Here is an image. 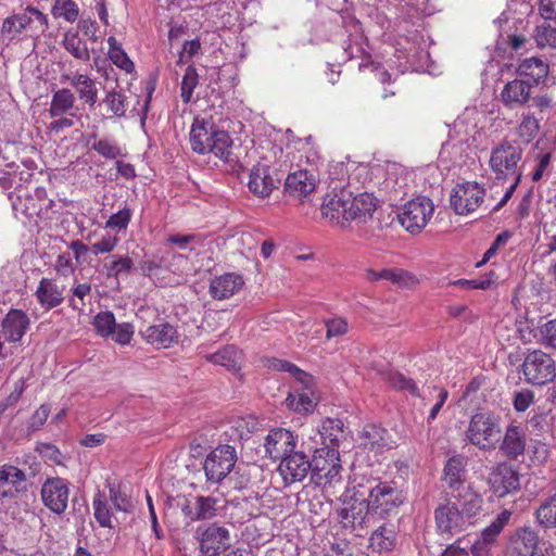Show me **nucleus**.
Wrapping results in <instances>:
<instances>
[{
  "label": "nucleus",
  "mask_w": 556,
  "mask_h": 556,
  "mask_svg": "<svg viewBox=\"0 0 556 556\" xmlns=\"http://www.w3.org/2000/svg\"><path fill=\"white\" fill-rule=\"evenodd\" d=\"M522 149L514 141L502 140L491 150L489 166L496 180H510L511 184L505 191L493 211H500L513 197L516 188L521 181Z\"/></svg>",
  "instance_id": "f257e3e1"
},
{
  "label": "nucleus",
  "mask_w": 556,
  "mask_h": 556,
  "mask_svg": "<svg viewBox=\"0 0 556 556\" xmlns=\"http://www.w3.org/2000/svg\"><path fill=\"white\" fill-rule=\"evenodd\" d=\"M187 264V257L176 253L167 245L160 249L151 260L141 264V271L159 286H167L179 282L182 268Z\"/></svg>",
  "instance_id": "f03ea898"
},
{
  "label": "nucleus",
  "mask_w": 556,
  "mask_h": 556,
  "mask_svg": "<svg viewBox=\"0 0 556 556\" xmlns=\"http://www.w3.org/2000/svg\"><path fill=\"white\" fill-rule=\"evenodd\" d=\"M501 417L492 412H479L471 416L465 432L466 440L484 452L496 448L501 439Z\"/></svg>",
  "instance_id": "7ed1b4c3"
},
{
  "label": "nucleus",
  "mask_w": 556,
  "mask_h": 556,
  "mask_svg": "<svg viewBox=\"0 0 556 556\" xmlns=\"http://www.w3.org/2000/svg\"><path fill=\"white\" fill-rule=\"evenodd\" d=\"M36 24V28L43 31L48 25L47 16L39 10L28 7L22 13L13 14L3 20L0 29L1 42L8 46L14 39H17L22 33Z\"/></svg>",
  "instance_id": "20e7f679"
},
{
  "label": "nucleus",
  "mask_w": 556,
  "mask_h": 556,
  "mask_svg": "<svg viewBox=\"0 0 556 556\" xmlns=\"http://www.w3.org/2000/svg\"><path fill=\"white\" fill-rule=\"evenodd\" d=\"M522 372L527 382L534 386H544L555 379L556 364L551 355L535 350L525 357Z\"/></svg>",
  "instance_id": "39448f33"
},
{
  "label": "nucleus",
  "mask_w": 556,
  "mask_h": 556,
  "mask_svg": "<svg viewBox=\"0 0 556 556\" xmlns=\"http://www.w3.org/2000/svg\"><path fill=\"white\" fill-rule=\"evenodd\" d=\"M404 503V495L393 482L380 481L376 486L366 509L381 518H386L392 514H396L399 507Z\"/></svg>",
  "instance_id": "423d86ee"
},
{
  "label": "nucleus",
  "mask_w": 556,
  "mask_h": 556,
  "mask_svg": "<svg viewBox=\"0 0 556 556\" xmlns=\"http://www.w3.org/2000/svg\"><path fill=\"white\" fill-rule=\"evenodd\" d=\"M434 211L432 201L427 197H417L407 202L397 218L400 224L410 233H418L426 227Z\"/></svg>",
  "instance_id": "0eeeda50"
},
{
  "label": "nucleus",
  "mask_w": 556,
  "mask_h": 556,
  "mask_svg": "<svg viewBox=\"0 0 556 556\" xmlns=\"http://www.w3.org/2000/svg\"><path fill=\"white\" fill-rule=\"evenodd\" d=\"M485 189L477 181H465L454 187L450 204L457 215L475 212L484 201Z\"/></svg>",
  "instance_id": "6e6552de"
},
{
  "label": "nucleus",
  "mask_w": 556,
  "mask_h": 556,
  "mask_svg": "<svg viewBox=\"0 0 556 556\" xmlns=\"http://www.w3.org/2000/svg\"><path fill=\"white\" fill-rule=\"evenodd\" d=\"M237 462V453L233 446L228 444L214 448L204 462V471L208 481L219 483L233 469Z\"/></svg>",
  "instance_id": "1a4fd4ad"
},
{
  "label": "nucleus",
  "mask_w": 556,
  "mask_h": 556,
  "mask_svg": "<svg viewBox=\"0 0 556 556\" xmlns=\"http://www.w3.org/2000/svg\"><path fill=\"white\" fill-rule=\"evenodd\" d=\"M40 494L45 506L52 513L61 515L68 505L70 483L60 477L48 478L41 485Z\"/></svg>",
  "instance_id": "9d476101"
},
{
  "label": "nucleus",
  "mask_w": 556,
  "mask_h": 556,
  "mask_svg": "<svg viewBox=\"0 0 556 556\" xmlns=\"http://www.w3.org/2000/svg\"><path fill=\"white\" fill-rule=\"evenodd\" d=\"M201 553L214 556L230 545V533L227 528L216 523L202 526L197 529Z\"/></svg>",
  "instance_id": "9b49d317"
},
{
  "label": "nucleus",
  "mask_w": 556,
  "mask_h": 556,
  "mask_svg": "<svg viewBox=\"0 0 556 556\" xmlns=\"http://www.w3.org/2000/svg\"><path fill=\"white\" fill-rule=\"evenodd\" d=\"M434 519L438 532L442 535H447L448 538L460 533L468 525L471 523L470 521H467L458 507L454 503L450 502L435 508Z\"/></svg>",
  "instance_id": "f8f14e48"
},
{
  "label": "nucleus",
  "mask_w": 556,
  "mask_h": 556,
  "mask_svg": "<svg viewBox=\"0 0 556 556\" xmlns=\"http://www.w3.org/2000/svg\"><path fill=\"white\" fill-rule=\"evenodd\" d=\"M296 437L287 429L278 428L268 432L265 438V455L274 460L282 459L294 452Z\"/></svg>",
  "instance_id": "ddd939ff"
},
{
  "label": "nucleus",
  "mask_w": 556,
  "mask_h": 556,
  "mask_svg": "<svg viewBox=\"0 0 556 556\" xmlns=\"http://www.w3.org/2000/svg\"><path fill=\"white\" fill-rule=\"evenodd\" d=\"M341 469L339 453L334 448H328L327 458L323 464L317 462L312 470L313 479L318 485L336 488L342 483Z\"/></svg>",
  "instance_id": "4468645a"
},
{
  "label": "nucleus",
  "mask_w": 556,
  "mask_h": 556,
  "mask_svg": "<svg viewBox=\"0 0 556 556\" xmlns=\"http://www.w3.org/2000/svg\"><path fill=\"white\" fill-rule=\"evenodd\" d=\"M278 470L287 484L303 481L313 470L308 456L303 452H292L280 460Z\"/></svg>",
  "instance_id": "2eb2a0df"
},
{
  "label": "nucleus",
  "mask_w": 556,
  "mask_h": 556,
  "mask_svg": "<svg viewBox=\"0 0 556 556\" xmlns=\"http://www.w3.org/2000/svg\"><path fill=\"white\" fill-rule=\"evenodd\" d=\"M244 286V279L237 273H225L211 279L208 294L216 301H224L236 295Z\"/></svg>",
  "instance_id": "dca6fc26"
},
{
  "label": "nucleus",
  "mask_w": 556,
  "mask_h": 556,
  "mask_svg": "<svg viewBox=\"0 0 556 556\" xmlns=\"http://www.w3.org/2000/svg\"><path fill=\"white\" fill-rule=\"evenodd\" d=\"M533 84L516 78L506 83L501 91V100L509 110L525 106L531 99Z\"/></svg>",
  "instance_id": "f3484780"
},
{
  "label": "nucleus",
  "mask_w": 556,
  "mask_h": 556,
  "mask_svg": "<svg viewBox=\"0 0 556 556\" xmlns=\"http://www.w3.org/2000/svg\"><path fill=\"white\" fill-rule=\"evenodd\" d=\"M30 326L28 315L17 308H11L1 321V331L7 342L16 343L22 340Z\"/></svg>",
  "instance_id": "a211bd4d"
},
{
  "label": "nucleus",
  "mask_w": 556,
  "mask_h": 556,
  "mask_svg": "<svg viewBox=\"0 0 556 556\" xmlns=\"http://www.w3.org/2000/svg\"><path fill=\"white\" fill-rule=\"evenodd\" d=\"M538 547V533L529 527H523L511 535L507 556H536Z\"/></svg>",
  "instance_id": "6ab92c4d"
},
{
  "label": "nucleus",
  "mask_w": 556,
  "mask_h": 556,
  "mask_svg": "<svg viewBox=\"0 0 556 556\" xmlns=\"http://www.w3.org/2000/svg\"><path fill=\"white\" fill-rule=\"evenodd\" d=\"M490 484L493 492L503 497L519 489V475L507 464H500L490 475Z\"/></svg>",
  "instance_id": "aec40b11"
},
{
  "label": "nucleus",
  "mask_w": 556,
  "mask_h": 556,
  "mask_svg": "<svg viewBox=\"0 0 556 556\" xmlns=\"http://www.w3.org/2000/svg\"><path fill=\"white\" fill-rule=\"evenodd\" d=\"M346 191L341 190L340 193L328 194L321 206L323 217L332 226L345 227L348 225L346 217Z\"/></svg>",
  "instance_id": "412c9836"
},
{
  "label": "nucleus",
  "mask_w": 556,
  "mask_h": 556,
  "mask_svg": "<svg viewBox=\"0 0 556 556\" xmlns=\"http://www.w3.org/2000/svg\"><path fill=\"white\" fill-rule=\"evenodd\" d=\"M316 184L317 180L314 174L301 169L288 175L285 190L291 197L301 200L307 198L315 190Z\"/></svg>",
  "instance_id": "4be33fe9"
},
{
  "label": "nucleus",
  "mask_w": 556,
  "mask_h": 556,
  "mask_svg": "<svg viewBox=\"0 0 556 556\" xmlns=\"http://www.w3.org/2000/svg\"><path fill=\"white\" fill-rule=\"evenodd\" d=\"M527 435L522 427L511 424L503 435L500 451L509 459H517L525 453Z\"/></svg>",
  "instance_id": "5701e85b"
},
{
  "label": "nucleus",
  "mask_w": 556,
  "mask_h": 556,
  "mask_svg": "<svg viewBox=\"0 0 556 556\" xmlns=\"http://www.w3.org/2000/svg\"><path fill=\"white\" fill-rule=\"evenodd\" d=\"M346 200L349 203L346 205V215L344 216L348 223L350 220L366 222L376 210V199L369 193H359L352 198L351 194L346 192Z\"/></svg>",
  "instance_id": "b1692460"
},
{
  "label": "nucleus",
  "mask_w": 556,
  "mask_h": 556,
  "mask_svg": "<svg viewBox=\"0 0 556 556\" xmlns=\"http://www.w3.org/2000/svg\"><path fill=\"white\" fill-rule=\"evenodd\" d=\"M64 290L65 288L58 286L54 279L42 278L35 291V296L40 306L49 311L62 304Z\"/></svg>",
  "instance_id": "393cba45"
},
{
  "label": "nucleus",
  "mask_w": 556,
  "mask_h": 556,
  "mask_svg": "<svg viewBox=\"0 0 556 556\" xmlns=\"http://www.w3.org/2000/svg\"><path fill=\"white\" fill-rule=\"evenodd\" d=\"M443 480L452 494L469 486L466 484V460L463 456L448 458L443 469Z\"/></svg>",
  "instance_id": "a878e982"
},
{
  "label": "nucleus",
  "mask_w": 556,
  "mask_h": 556,
  "mask_svg": "<svg viewBox=\"0 0 556 556\" xmlns=\"http://www.w3.org/2000/svg\"><path fill=\"white\" fill-rule=\"evenodd\" d=\"M313 378L307 383H301L302 387L298 388L290 393L286 399V405L296 413H312L317 404V397L312 389Z\"/></svg>",
  "instance_id": "bb28decb"
},
{
  "label": "nucleus",
  "mask_w": 556,
  "mask_h": 556,
  "mask_svg": "<svg viewBox=\"0 0 556 556\" xmlns=\"http://www.w3.org/2000/svg\"><path fill=\"white\" fill-rule=\"evenodd\" d=\"M213 123L204 118H194L190 130V144L192 150L199 154H206L213 132H215Z\"/></svg>",
  "instance_id": "cd10ccee"
},
{
  "label": "nucleus",
  "mask_w": 556,
  "mask_h": 556,
  "mask_svg": "<svg viewBox=\"0 0 556 556\" xmlns=\"http://www.w3.org/2000/svg\"><path fill=\"white\" fill-rule=\"evenodd\" d=\"M361 444L370 451L381 453L392 448L390 435L384 428L377 425H366L361 432Z\"/></svg>",
  "instance_id": "c85d7f7f"
},
{
  "label": "nucleus",
  "mask_w": 556,
  "mask_h": 556,
  "mask_svg": "<svg viewBox=\"0 0 556 556\" xmlns=\"http://www.w3.org/2000/svg\"><path fill=\"white\" fill-rule=\"evenodd\" d=\"M249 190L257 197H268L275 188V181L267 165L257 164L250 173Z\"/></svg>",
  "instance_id": "c756f323"
},
{
  "label": "nucleus",
  "mask_w": 556,
  "mask_h": 556,
  "mask_svg": "<svg viewBox=\"0 0 556 556\" xmlns=\"http://www.w3.org/2000/svg\"><path fill=\"white\" fill-rule=\"evenodd\" d=\"M63 80H67L75 89L79 99L88 106L93 108L98 101V88L96 81L85 74L64 75Z\"/></svg>",
  "instance_id": "7c9ffc66"
},
{
  "label": "nucleus",
  "mask_w": 556,
  "mask_h": 556,
  "mask_svg": "<svg viewBox=\"0 0 556 556\" xmlns=\"http://www.w3.org/2000/svg\"><path fill=\"white\" fill-rule=\"evenodd\" d=\"M380 481L379 478L354 475L348 488V492L351 493L350 497L354 502H358L359 505H367Z\"/></svg>",
  "instance_id": "2f4dec72"
},
{
  "label": "nucleus",
  "mask_w": 556,
  "mask_h": 556,
  "mask_svg": "<svg viewBox=\"0 0 556 556\" xmlns=\"http://www.w3.org/2000/svg\"><path fill=\"white\" fill-rule=\"evenodd\" d=\"M9 199L16 216L21 214L27 218H31L39 215L43 207L42 203H38L36 199L23 188L16 189V192L11 193Z\"/></svg>",
  "instance_id": "473e14b6"
},
{
  "label": "nucleus",
  "mask_w": 556,
  "mask_h": 556,
  "mask_svg": "<svg viewBox=\"0 0 556 556\" xmlns=\"http://www.w3.org/2000/svg\"><path fill=\"white\" fill-rule=\"evenodd\" d=\"M26 481L24 471L14 466L0 468V496L13 497Z\"/></svg>",
  "instance_id": "72a5a7b5"
},
{
  "label": "nucleus",
  "mask_w": 556,
  "mask_h": 556,
  "mask_svg": "<svg viewBox=\"0 0 556 556\" xmlns=\"http://www.w3.org/2000/svg\"><path fill=\"white\" fill-rule=\"evenodd\" d=\"M177 329L168 324L162 323L148 328L146 339L156 348L166 349L178 341Z\"/></svg>",
  "instance_id": "f704fd0d"
},
{
  "label": "nucleus",
  "mask_w": 556,
  "mask_h": 556,
  "mask_svg": "<svg viewBox=\"0 0 556 556\" xmlns=\"http://www.w3.org/2000/svg\"><path fill=\"white\" fill-rule=\"evenodd\" d=\"M452 496L462 507V510L459 511L463 513L467 521L476 517L482 508V496L475 492L470 485L463 489L462 491L453 493Z\"/></svg>",
  "instance_id": "c9c22d12"
},
{
  "label": "nucleus",
  "mask_w": 556,
  "mask_h": 556,
  "mask_svg": "<svg viewBox=\"0 0 556 556\" xmlns=\"http://www.w3.org/2000/svg\"><path fill=\"white\" fill-rule=\"evenodd\" d=\"M75 101V96L70 89L62 88L56 90L51 98L49 108L50 116L60 117L66 114L73 116L74 114L71 111L74 109Z\"/></svg>",
  "instance_id": "e433bc0d"
},
{
  "label": "nucleus",
  "mask_w": 556,
  "mask_h": 556,
  "mask_svg": "<svg viewBox=\"0 0 556 556\" xmlns=\"http://www.w3.org/2000/svg\"><path fill=\"white\" fill-rule=\"evenodd\" d=\"M516 72L519 76L530 78L534 86L547 76L548 65L540 58L532 56L522 60Z\"/></svg>",
  "instance_id": "4c0bfd02"
},
{
  "label": "nucleus",
  "mask_w": 556,
  "mask_h": 556,
  "mask_svg": "<svg viewBox=\"0 0 556 556\" xmlns=\"http://www.w3.org/2000/svg\"><path fill=\"white\" fill-rule=\"evenodd\" d=\"M511 517V513L507 509L500 513L492 523L485 527L477 541L488 546L492 545L503 529L508 525Z\"/></svg>",
  "instance_id": "58836bf2"
},
{
  "label": "nucleus",
  "mask_w": 556,
  "mask_h": 556,
  "mask_svg": "<svg viewBox=\"0 0 556 556\" xmlns=\"http://www.w3.org/2000/svg\"><path fill=\"white\" fill-rule=\"evenodd\" d=\"M205 358L215 365L235 369L241 358V353L236 346L227 345L216 353L207 354Z\"/></svg>",
  "instance_id": "ea45409f"
},
{
  "label": "nucleus",
  "mask_w": 556,
  "mask_h": 556,
  "mask_svg": "<svg viewBox=\"0 0 556 556\" xmlns=\"http://www.w3.org/2000/svg\"><path fill=\"white\" fill-rule=\"evenodd\" d=\"M232 148V140L227 131L216 130L207 149V153L214 154L216 157L227 161Z\"/></svg>",
  "instance_id": "a19ab883"
},
{
  "label": "nucleus",
  "mask_w": 556,
  "mask_h": 556,
  "mask_svg": "<svg viewBox=\"0 0 556 556\" xmlns=\"http://www.w3.org/2000/svg\"><path fill=\"white\" fill-rule=\"evenodd\" d=\"M343 424L337 418H326L320 426L319 434L323 439V443L329 448H333L338 445L340 435L342 434Z\"/></svg>",
  "instance_id": "79ce46f5"
},
{
  "label": "nucleus",
  "mask_w": 556,
  "mask_h": 556,
  "mask_svg": "<svg viewBox=\"0 0 556 556\" xmlns=\"http://www.w3.org/2000/svg\"><path fill=\"white\" fill-rule=\"evenodd\" d=\"M534 39L540 48H556V18H544L535 29Z\"/></svg>",
  "instance_id": "37998d69"
},
{
  "label": "nucleus",
  "mask_w": 556,
  "mask_h": 556,
  "mask_svg": "<svg viewBox=\"0 0 556 556\" xmlns=\"http://www.w3.org/2000/svg\"><path fill=\"white\" fill-rule=\"evenodd\" d=\"M383 381L388 382L393 389L407 391L412 395H418V388L415 381L405 377L403 374L393 370L381 371Z\"/></svg>",
  "instance_id": "c03bdc74"
},
{
  "label": "nucleus",
  "mask_w": 556,
  "mask_h": 556,
  "mask_svg": "<svg viewBox=\"0 0 556 556\" xmlns=\"http://www.w3.org/2000/svg\"><path fill=\"white\" fill-rule=\"evenodd\" d=\"M109 43V58L113 64L126 73H132L135 71L134 62L128 58L126 52L122 49L115 37L111 36L108 38Z\"/></svg>",
  "instance_id": "a18cd8bd"
},
{
  "label": "nucleus",
  "mask_w": 556,
  "mask_h": 556,
  "mask_svg": "<svg viewBox=\"0 0 556 556\" xmlns=\"http://www.w3.org/2000/svg\"><path fill=\"white\" fill-rule=\"evenodd\" d=\"M92 507L98 523L103 528H112V513L105 495L98 492L93 497Z\"/></svg>",
  "instance_id": "49530a36"
},
{
  "label": "nucleus",
  "mask_w": 556,
  "mask_h": 556,
  "mask_svg": "<svg viewBox=\"0 0 556 556\" xmlns=\"http://www.w3.org/2000/svg\"><path fill=\"white\" fill-rule=\"evenodd\" d=\"M267 367L277 371L290 372L300 383L311 381V375L286 359L269 358L267 361Z\"/></svg>",
  "instance_id": "de8ad7c7"
},
{
  "label": "nucleus",
  "mask_w": 556,
  "mask_h": 556,
  "mask_svg": "<svg viewBox=\"0 0 556 556\" xmlns=\"http://www.w3.org/2000/svg\"><path fill=\"white\" fill-rule=\"evenodd\" d=\"M540 130L539 119L532 114H523L520 124L517 127V136L525 142H531Z\"/></svg>",
  "instance_id": "09e8293b"
},
{
  "label": "nucleus",
  "mask_w": 556,
  "mask_h": 556,
  "mask_svg": "<svg viewBox=\"0 0 556 556\" xmlns=\"http://www.w3.org/2000/svg\"><path fill=\"white\" fill-rule=\"evenodd\" d=\"M536 519L545 528L556 527V494L544 502L536 510Z\"/></svg>",
  "instance_id": "8fccbe9b"
},
{
  "label": "nucleus",
  "mask_w": 556,
  "mask_h": 556,
  "mask_svg": "<svg viewBox=\"0 0 556 556\" xmlns=\"http://www.w3.org/2000/svg\"><path fill=\"white\" fill-rule=\"evenodd\" d=\"M369 541L370 546L378 552L390 551L394 544V533L386 527H379L374 531Z\"/></svg>",
  "instance_id": "3c124183"
},
{
  "label": "nucleus",
  "mask_w": 556,
  "mask_h": 556,
  "mask_svg": "<svg viewBox=\"0 0 556 556\" xmlns=\"http://www.w3.org/2000/svg\"><path fill=\"white\" fill-rule=\"evenodd\" d=\"M199 84V75L194 66L189 65L180 84V97L185 103H189L192 98L193 90Z\"/></svg>",
  "instance_id": "603ef678"
},
{
  "label": "nucleus",
  "mask_w": 556,
  "mask_h": 556,
  "mask_svg": "<svg viewBox=\"0 0 556 556\" xmlns=\"http://www.w3.org/2000/svg\"><path fill=\"white\" fill-rule=\"evenodd\" d=\"M217 500L212 496H195V520H205L216 515Z\"/></svg>",
  "instance_id": "864d4df0"
},
{
  "label": "nucleus",
  "mask_w": 556,
  "mask_h": 556,
  "mask_svg": "<svg viewBox=\"0 0 556 556\" xmlns=\"http://www.w3.org/2000/svg\"><path fill=\"white\" fill-rule=\"evenodd\" d=\"M96 331L101 337H109L114 333V329L116 328V321L113 313L105 311L100 312L93 318L92 323Z\"/></svg>",
  "instance_id": "5fc2aeb1"
},
{
  "label": "nucleus",
  "mask_w": 556,
  "mask_h": 556,
  "mask_svg": "<svg viewBox=\"0 0 556 556\" xmlns=\"http://www.w3.org/2000/svg\"><path fill=\"white\" fill-rule=\"evenodd\" d=\"M52 13L55 17H62L66 22L73 23L77 20L79 10L72 0H55Z\"/></svg>",
  "instance_id": "6e6d98bb"
},
{
  "label": "nucleus",
  "mask_w": 556,
  "mask_h": 556,
  "mask_svg": "<svg viewBox=\"0 0 556 556\" xmlns=\"http://www.w3.org/2000/svg\"><path fill=\"white\" fill-rule=\"evenodd\" d=\"M109 492L110 500L113 502L116 510L127 513L132 508L130 497L128 496L126 490L121 485L111 484L109 486Z\"/></svg>",
  "instance_id": "4d7b16f0"
},
{
  "label": "nucleus",
  "mask_w": 556,
  "mask_h": 556,
  "mask_svg": "<svg viewBox=\"0 0 556 556\" xmlns=\"http://www.w3.org/2000/svg\"><path fill=\"white\" fill-rule=\"evenodd\" d=\"M169 508L180 509L181 514L189 521H194L195 517V497H187L185 495H178L169 501Z\"/></svg>",
  "instance_id": "13d9d810"
},
{
  "label": "nucleus",
  "mask_w": 556,
  "mask_h": 556,
  "mask_svg": "<svg viewBox=\"0 0 556 556\" xmlns=\"http://www.w3.org/2000/svg\"><path fill=\"white\" fill-rule=\"evenodd\" d=\"M65 49L76 59L87 61L89 60V51L85 42L77 36H66L64 40Z\"/></svg>",
  "instance_id": "bf43d9fd"
},
{
  "label": "nucleus",
  "mask_w": 556,
  "mask_h": 556,
  "mask_svg": "<svg viewBox=\"0 0 556 556\" xmlns=\"http://www.w3.org/2000/svg\"><path fill=\"white\" fill-rule=\"evenodd\" d=\"M70 305L72 308L81 311L86 305L85 298L91 292L90 283H77L71 289Z\"/></svg>",
  "instance_id": "052dcab7"
},
{
  "label": "nucleus",
  "mask_w": 556,
  "mask_h": 556,
  "mask_svg": "<svg viewBox=\"0 0 556 556\" xmlns=\"http://www.w3.org/2000/svg\"><path fill=\"white\" fill-rule=\"evenodd\" d=\"M103 103L115 116H123L126 112L125 97L117 91L108 92Z\"/></svg>",
  "instance_id": "680f3d73"
},
{
  "label": "nucleus",
  "mask_w": 556,
  "mask_h": 556,
  "mask_svg": "<svg viewBox=\"0 0 556 556\" xmlns=\"http://www.w3.org/2000/svg\"><path fill=\"white\" fill-rule=\"evenodd\" d=\"M92 149L106 159H116L121 155L118 146L110 139H99L92 144Z\"/></svg>",
  "instance_id": "e2e57ef3"
},
{
  "label": "nucleus",
  "mask_w": 556,
  "mask_h": 556,
  "mask_svg": "<svg viewBox=\"0 0 556 556\" xmlns=\"http://www.w3.org/2000/svg\"><path fill=\"white\" fill-rule=\"evenodd\" d=\"M341 517L345 525L356 528L357 526H363L366 514L363 511V505H359V507L351 505V507L342 510Z\"/></svg>",
  "instance_id": "0e129e2a"
},
{
  "label": "nucleus",
  "mask_w": 556,
  "mask_h": 556,
  "mask_svg": "<svg viewBox=\"0 0 556 556\" xmlns=\"http://www.w3.org/2000/svg\"><path fill=\"white\" fill-rule=\"evenodd\" d=\"M131 213L128 208H123L113 214L105 223V227L112 230L121 231L127 228Z\"/></svg>",
  "instance_id": "69168bd1"
},
{
  "label": "nucleus",
  "mask_w": 556,
  "mask_h": 556,
  "mask_svg": "<svg viewBox=\"0 0 556 556\" xmlns=\"http://www.w3.org/2000/svg\"><path fill=\"white\" fill-rule=\"evenodd\" d=\"M134 261L129 256H118L112 262L109 274L118 278L129 274L134 269Z\"/></svg>",
  "instance_id": "338daca9"
},
{
  "label": "nucleus",
  "mask_w": 556,
  "mask_h": 556,
  "mask_svg": "<svg viewBox=\"0 0 556 556\" xmlns=\"http://www.w3.org/2000/svg\"><path fill=\"white\" fill-rule=\"evenodd\" d=\"M541 341L544 345L556 349V318L540 327Z\"/></svg>",
  "instance_id": "774afa93"
}]
</instances>
